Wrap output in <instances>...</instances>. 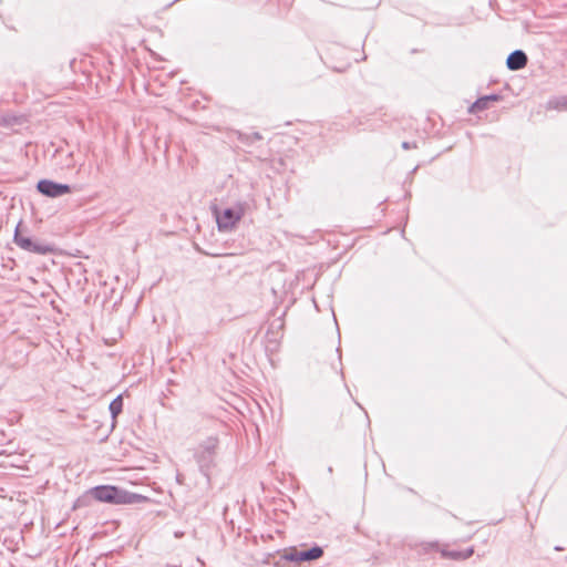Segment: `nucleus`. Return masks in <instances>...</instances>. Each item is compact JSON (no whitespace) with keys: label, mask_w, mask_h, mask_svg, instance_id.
<instances>
[{"label":"nucleus","mask_w":567,"mask_h":567,"mask_svg":"<svg viewBox=\"0 0 567 567\" xmlns=\"http://www.w3.org/2000/svg\"><path fill=\"white\" fill-rule=\"evenodd\" d=\"M328 472H329L330 474L332 473V467H331V466H329V467H328Z\"/></svg>","instance_id":"nucleus-15"},{"label":"nucleus","mask_w":567,"mask_h":567,"mask_svg":"<svg viewBox=\"0 0 567 567\" xmlns=\"http://www.w3.org/2000/svg\"><path fill=\"white\" fill-rule=\"evenodd\" d=\"M527 62V54L523 50H514L506 59V66L511 71H518L524 69Z\"/></svg>","instance_id":"nucleus-8"},{"label":"nucleus","mask_w":567,"mask_h":567,"mask_svg":"<svg viewBox=\"0 0 567 567\" xmlns=\"http://www.w3.org/2000/svg\"><path fill=\"white\" fill-rule=\"evenodd\" d=\"M323 555V548L319 545H313L308 549L299 550L297 548H290L282 556L285 560L292 563L312 561L319 559Z\"/></svg>","instance_id":"nucleus-4"},{"label":"nucleus","mask_w":567,"mask_h":567,"mask_svg":"<svg viewBox=\"0 0 567 567\" xmlns=\"http://www.w3.org/2000/svg\"><path fill=\"white\" fill-rule=\"evenodd\" d=\"M556 107H559V109H567V97L564 96V97H560L557 103H556Z\"/></svg>","instance_id":"nucleus-12"},{"label":"nucleus","mask_w":567,"mask_h":567,"mask_svg":"<svg viewBox=\"0 0 567 567\" xmlns=\"http://www.w3.org/2000/svg\"><path fill=\"white\" fill-rule=\"evenodd\" d=\"M37 190L51 198H56L72 192L71 186L68 184L58 183L51 179H40L37 184Z\"/></svg>","instance_id":"nucleus-5"},{"label":"nucleus","mask_w":567,"mask_h":567,"mask_svg":"<svg viewBox=\"0 0 567 567\" xmlns=\"http://www.w3.org/2000/svg\"><path fill=\"white\" fill-rule=\"evenodd\" d=\"M262 138L261 134L259 132H254L251 134H240L239 140L243 143L250 144L254 141H260Z\"/></svg>","instance_id":"nucleus-11"},{"label":"nucleus","mask_w":567,"mask_h":567,"mask_svg":"<svg viewBox=\"0 0 567 567\" xmlns=\"http://www.w3.org/2000/svg\"><path fill=\"white\" fill-rule=\"evenodd\" d=\"M109 410L113 421H115L117 415L123 411V398L121 394L111 401Z\"/></svg>","instance_id":"nucleus-10"},{"label":"nucleus","mask_w":567,"mask_h":567,"mask_svg":"<svg viewBox=\"0 0 567 567\" xmlns=\"http://www.w3.org/2000/svg\"><path fill=\"white\" fill-rule=\"evenodd\" d=\"M415 147H416L415 143H411V142H403L402 143V148H404V150H411V148H415Z\"/></svg>","instance_id":"nucleus-13"},{"label":"nucleus","mask_w":567,"mask_h":567,"mask_svg":"<svg viewBox=\"0 0 567 567\" xmlns=\"http://www.w3.org/2000/svg\"><path fill=\"white\" fill-rule=\"evenodd\" d=\"M219 440L217 436H208L198 444L194 452L195 461L200 473L209 480L210 471L215 466Z\"/></svg>","instance_id":"nucleus-2"},{"label":"nucleus","mask_w":567,"mask_h":567,"mask_svg":"<svg viewBox=\"0 0 567 567\" xmlns=\"http://www.w3.org/2000/svg\"><path fill=\"white\" fill-rule=\"evenodd\" d=\"M502 96L499 94H488L478 97L468 109L470 113H477L489 107L491 102L499 101Z\"/></svg>","instance_id":"nucleus-9"},{"label":"nucleus","mask_w":567,"mask_h":567,"mask_svg":"<svg viewBox=\"0 0 567 567\" xmlns=\"http://www.w3.org/2000/svg\"><path fill=\"white\" fill-rule=\"evenodd\" d=\"M411 549H414L419 555H426L433 551H440L442 557L444 558H457L460 557V553L457 551H449L446 549H440L439 542H421L409 544Z\"/></svg>","instance_id":"nucleus-7"},{"label":"nucleus","mask_w":567,"mask_h":567,"mask_svg":"<svg viewBox=\"0 0 567 567\" xmlns=\"http://www.w3.org/2000/svg\"><path fill=\"white\" fill-rule=\"evenodd\" d=\"M217 227L220 231H227L235 227L244 215L243 205L225 208L223 212H215Z\"/></svg>","instance_id":"nucleus-3"},{"label":"nucleus","mask_w":567,"mask_h":567,"mask_svg":"<svg viewBox=\"0 0 567 567\" xmlns=\"http://www.w3.org/2000/svg\"><path fill=\"white\" fill-rule=\"evenodd\" d=\"M13 241L21 249L29 252L45 255L52 250L50 246L42 243H37L32 238L21 235L18 228L14 231Z\"/></svg>","instance_id":"nucleus-6"},{"label":"nucleus","mask_w":567,"mask_h":567,"mask_svg":"<svg viewBox=\"0 0 567 567\" xmlns=\"http://www.w3.org/2000/svg\"><path fill=\"white\" fill-rule=\"evenodd\" d=\"M555 550H557V551H561V550H564V547H561V546H556V547H555Z\"/></svg>","instance_id":"nucleus-14"},{"label":"nucleus","mask_w":567,"mask_h":567,"mask_svg":"<svg viewBox=\"0 0 567 567\" xmlns=\"http://www.w3.org/2000/svg\"><path fill=\"white\" fill-rule=\"evenodd\" d=\"M92 497L101 503L107 504H136L144 501L146 497L127 492L124 488L114 485H99L90 491Z\"/></svg>","instance_id":"nucleus-1"}]
</instances>
